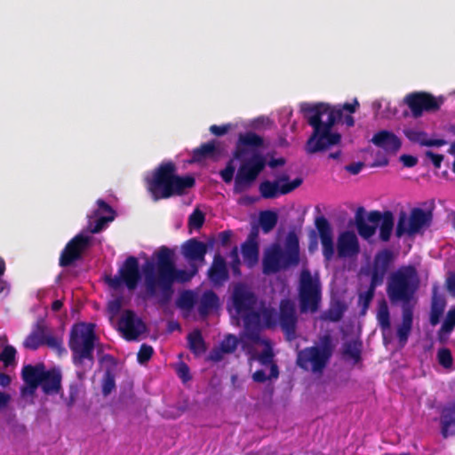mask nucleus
I'll use <instances>...</instances> for the list:
<instances>
[{
	"label": "nucleus",
	"mask_w": 455,
	"mask_h": 455,
	"mask_svg": "<svg viewBox=\"0 0 455 455\" xmlns=\"http://www.w3.org/2000/svg\"><path fill=\"white\" fill-rule=\"evenodd\" d=\"M405 136L412 142L419 143L427 147H441L447 144V141L443 139H433L428 135L415 128L406 129L404 131Z\"/></svg>",
	"instance_id": "23"
},
{
	"label": "nucleus",
	"mask_w": 455,
	"mask_h": 455,
	"mask_svg": "<svg viewBox=\"0 0 455 455\" xmlns=\"http://www.w3.org/2000/svg\"><path fill=\"white\" fill-rule=\"evenodd\" d=\"M238 344V340L235 336L228 335L221 342L220 347L213 349L210 354V359L212 361H220L223 357V354L233 352Z\"/></svg>",
	"instance_id": "27"
},
{
	"label": "nucleus",
	"mask_w": 455,
	"mask_h": 455,
	"mask_svg": "<svg viewBox=\"0 0 455 455\" xmlns=\"http://www.w3.org/2000/svg\"><path fill=\"white\" fill-rule=\"evenodd\" d=\"M147 188L152 198L156 201L180 195L193 187L192 177H180L175 174V166L172 163H164L146 178Z\"/></svg>",
	"instance_id": "7"
},
{
	"label": "nucleus",
	"mask_w": 455,
	"mask_h": 455,
	"mask_svg": "<svg viewBox=\"0 0 455 455\" xmlns=\"http://www.w3.org/2000/svg\"><path fill=\"white\" fill-rule=\"evenodd\" d=\"M363 167V164L362 163H353L346 167L347 171L349 172L351 174H357L359 173Z\"/></svg>",
	"instance_id": "49"
},
{
	"label": "nucleus",
	"mask_w": 455,
	"mask_h": 455,
	"mask_svg": "<svg viewBox=\"0 0 455 455\" xmlns=\"http://www.w3.org/2000/svg\"><path fill=\"white\" fill-rule=\"evenodd\" d=\"M447 286L449 291L455 296V274L451 275L447 279Z\"/></svg>",
	"instance_id": "53"
},
{
	"label": "nucleus",
	"mask_w": 455,
	"mask_h": 455,
	"mask_svg": "<svg viewBox=\"0 0 455 455\" xmlns=\"http://www.w3.org/2000/svg\"><path fill=\"white\" fill-rule=\"evenodd\" d=\"M400 160L401 162L403 163V164L406 167H412L414 166L418 160L416 157L412 156H408V155H403L401 156L400 157Z\"/></svg>",
	"instance_id": "48"
},
{
	"label": "nucleus",
	"mask_w": 455,
	"mask_h": 455,
	"mask_svg": "<svg viewBox=\"0 0 455 455\" xmlns=\"http://www.w3.org/2000/svg\"><path fill=\"white\" fill-rule=\"evenodd\" d=\"M11 400L10 395L7 393L0 391V409L4 408L7 406Z\"/></svg>",
	"instance_id": "52"
},
{
	"label": "nucleus",
	"mask_w": 455,
	"mask_h": 455,
	"mask_svg": "<svg viewBox=\"0 0 455 455\" xmlns=\"http://www.w3.org/2000/svg\"><path fill=\"white\" fill-rule=\"evenodd\" d=\"M418 277L412 267H403L389 279L387 293L393 302L408 301L417 288Z\"/></svg>",
	"instance_id": "11"
},
{
	"label": "nucleus",
	"mask_w": 455,
	"mask_h": 455,
	"mask_svg": "<svg viewBox=\"0 0 455 455\" xmlns=\"http://www.w3.org/2000/svg\"><path fill=\"white\" fill-rule=\"evenodd\" d=\"M115 387V380L113 379V377L108 373L104 379H103V384H102V391L104 393V395H108L109 393H111V391L114 389Z\"/></svg>",
	"instance_id": "46"
},
{
	"label": "nucleus",
	"mask_w": 455,
	"mask_h": 455,
	"mask_svg": "<svg viewBox=\"0 0 455 455\" xmlns=\"http://www.w3.org/2000/svg\"><path fill=\"white\" fill-rule=\"evenodd\" d=\"M243 261L249 267L255 265L259 259V246L253 238L248 239L242 246Z\"/></svg>",
	"instance_id": "29"
},
{
	"label": "nucleus",
	"mask_w": 455,
	"mask_h": 455,
	"mask_svg": "<svg viewBox=\"0 0 455 455\" xmlns=\"http://www.w3.org/2000/svg\"><path fill=\"white\" fill-rule=\"evenodd\" d=\"M451 129H452V132H454V134H455V127H452Z\"/></svg>",
	"instance_id": "63"
},
{
	"label": "nucleus",
	"mask_w": 455,
	"mask_h": 455,
	"mask_svg": "<svg viewBox=\"0 0 455 455\" xmlns=\"http://www.w3.org/2000/svg\"><path fill=\"white\" fill-rule=\"evenodd\" d=\"M444 97H435L427 92H413L404 98L414 117H419L423 112H435L444 102Z\"/></svg>",
	"instance_id": "15"
},
{
	"label": "nucleus",
	"mask_w": 455,
	"mask_h": 455,
	"mask_svg": "<svg viewBox=\"0 0 455 455\" xmlns=\"http://www.w3.org/2000/svg\"><path fill=\"white\" fill-rule=\"evenodd\" d=\"M370 220L371 222L376 223L377 228H379L380 238L383 241H387L394 228L393 214L389 212L383 214L378 212H372L370 213Z\"/></svg>",
	"instance_id": "21"
},
{
	"label": "nucleus",
	"mask_w": 455,
	"mask_h": 455,
	"mask_svg": "<svg viewBox=\"0 0 455 455\" xmlns=\"http://www.w3.org/2000/svg\"><path fill=\"white\" fill-rule=\"evenodd\" d=\"M209 277L214 284H221L228 279L227 264L221 256H215L212 266L209 270Z\"/></svg>",
	"instance_id": "25"
},
{
	"label": "nucleus",
	"mask_w": 455,
	"mask_h": 455,
	"mask_svg": "<svg viewBox=\"0 0 455 455\" xmlns=\"http://www.w3.org/2000/svg\"><path fill=\"white\" fill-rule=\"evenodd\" d=\"M429 213L421 209H414L410 215L401 213L396 227L395 234L398 237L403 235H414L428 225Z\"/></svg>",
	"instance_id": "16"
},
{
	"label": "nucleus",
	"mask_w": 455,
	"mask_h": 455,
	"mask_svg": "<svg viewBox=\"0 0 455 455\" xmlns=\"http://www.w3.org/2000/svg\"><path fill=\"white\" fill-rule=\"evenodd\" d=\"M196 302V298L193 292L187 291L181 294L179 299L180 307L187 309H190L194 307Z\"/></svg>",
	"instance_id": "39"
},
{
	"label": "nucleus",
	"mask_w": 455,
	"mask_h": 455,
	"mask_svg": "<svg viewBox=\"0 0 455 455\" xmlns=\"http://www.w3.org/2000/svg\"><path fill=\"white\" fill-rule=\"evenodd\" d=\"M357 229L361 236L370 238L376 232V223L371 221L369 214L366 220H360L357 221Z\"/></svg>",
	"instance_id": "36"
},
{
	"label": "nucleus",
	"mask_w": 455,
	"mask_h": 455,
	"mask_svg": "<svg viewBox=\"0 0 455 455\" xmlns=\"http://www.w3.org/2000/svg\"><path fill=\"white\" fill-rule=\"evenodd\" d=\"M449 153L454 156V162H453V164H452V171L455 173V141L453 143H451V147L449 148Z\"/></svg>",
	"instance_id": "58"
},
{
	"label": "nucleus",
	"mask_w": 455,
	"mask_h": 455,
	"mask_svg": "<svg viewBox=\"0 0 455 455\" xmlns=\"http://www.w3.org/2000/svg\"><path fill=\"white\" fill-rule=\"evenodd\" d=\"M360 347V344L356 341L347 343L344 348L345 354L353 359H358L361 351Z\"/></svg>",
	"instance_id": "41"
},
{
	"label": "nucleus",
	"mask_w": 455,
	"mask_h": 455,
	"mask_svg": "<svg viewBox=\"0 0 455 455\" xmlns=\"http://www.w3.org/2000/svg\"><path fill=\"white\" fill-rule=\"evenodd\" d=\"M94 340L95 335L92 323H80L73 327L69 346L76 365L84 363L86 366L92 365Z\"/></svg>",
	"instance_id": "10"
},
{
	"label": "nucleus",
	"mask_w": 455,
	"mask_h": 455,
	"mask_svg": "<svg viewBox=\"0 0 455 455\" xmlns=\"http://www.w3.org/2000/svg\"><path fill=\"white\" fill-rule=\"evenodd\" d=\"M22 375L26 383V387L22 389L24 396L34 395L39 386L48 395L58 393L60 388V371L57 370L46 371L43 364L24 367Z\"/></svg>",
	"instance_id": "9"
},
{
	"label": "nucleus",
	"mask_w": 455,
	"mask_h": 455,
	"mask_svg": "<svg viewBox=\"0 0 455 455\" xmlns=\"http://www.w3.org/2000/svg\"><path fill=\"white\" fill-rule=\"evenodd\" d=\"M90 237L84 234L75 236L63 250L60 262L61 266H68L77 259L82 251L89 244Z\"/></svg>",
	"instance_id": "18"
},
{
	"label": "nucleus",
	"mask_w": 455,
	"mask_h": 455,
	"mask_svg": "<svg viewBox=\"0 0 455 455\" xmlns=\"http://www.w3.org/2000/svg\"><path fill=\"white\" fill-rule=\"evenodd\" d=\"M441 424L444 437L455 435V401L443 410Z\"/></svg>",
	"instance_id": "26"
},
{
	"label": "nucleus",
	"mask_w": 455,
	"mask_h": 455,
	"mask_svg": "<svg viewBox=\"0 0 455 455\" xmlns=\"http://www.w3.org/2000/svg\"><path fill=\"white\" fill-rule=\"evenodd\" d=\"M371 141L377 147L389 153L396 152L401 147L400 140L393 132L388 131L379 132L372 137Z\"/></svg>",
	"instance_id": "22"
},
{
	"label": "nucleus",
	"mask_w": 455,
	"mask_h": 455,
	"mask_svg": "<svg viewBox=\"0 0 455 455\" xmlns=\"http://www.w3.org/2000/svg\"><path fill=\"white\" fill-rule=\"evenodd\" d=\"M182 252L189 260L203 261L206 253V246L202 242L191 239L182 246Z\"/></svg>",
	"instance_id": "24"
},
{
	"label": "nucleus",
	"mask_w": 455,
	"mask_h": 455,
	"mask_svg": "<svg viewBox=\"0 0 455 455\" xmlns=\"http://www.w3.org/2000/svg\"><path fill=\"white\" fill-rule=\"evenodd\" d=\"M316 249H317V238H316V235L315 234H313L311 236V243L308 246V250L311 252H314Z\"/></svg>",
	"instance_id": "57"
},
{
	"label": "nucleus",
	"mask_w": 455,
	"mask_h": 455,
	"mask_svg": "<svg viewBox=\"0 0 455 455\" xmlns=\"http://www.w3.org/2000/svg\"><path fill=\"white\" fill-rule=\"evenodd\" d=\"M359 106L356 99L353 102L335 106L327 103H301L300 111L313 128V132L305 146L307 153L315 154L339 145L341 135L336 128L337 124L342 122L347 127L354 126L355 119L351 114L355 113Z\"/></svg>",
	"instance_id": "3"
},
{
	"label": "nucleus",
	"mask_w": 455,
	"mask_h": 455,
	"mask_svg": "<svg viewBox=\"0 0 455 455\" xmlns=\"http://www.w3.org/2000/svg\"><path fill=\"white\" fill-rule=\"evenodd\" d=\"M341 317L339 310L331 309L329 312V318L332 321H338Z\"/></svg>",
	"instance_id": "54"
},
{
	"label": "nucleus",
	"mask_w": 455,
	"mask_h": 455,
	"mask_svg": "<svg viewBox=\"0 0 455 455\" xmlns=\"http://www.w3.org/2000/svg\"><path fill=\"white\" fill-rule=\"evenodd\" d=\"M16 350L13 347L5 345L0 354V360L5 364H10L15 358Z\"/></svg>",
	"instance_id": "40"
},
{
	"label": "nucleus",
	"mask_w": 455,
	"mask_h": 455,
	"mask_svg": "<svg viewBox=\"0 0 455 455\" xmlns=\"http://www.w3.org/2000/svg\"><path fill=\"white\" fill-rule=\"evenodd\" d=\"M387 158H383L379 161H376L374 164H373V166H384L386 164H387Z\"/></svg>",
	"instance_id": "60"
},
{
	"label": "nucleus",
	"mask_w": 455,
	"mask_h": 455,
	"mask_svg": "<svg viewBox=\"0 0 455 455\" xmlns=\"http://www.w3.org/2000/svg\"><path fill=\"white\" fill-rule=\"evenodd\" d=\"M224 155V148L218 141L208 142L199 148H196L193 154L194 162H202L204 160H218Z\"/></svg>",
	"instance_id": "20"
},
{
	"label": "nucleus",
	"mask_w": 455,
	"mask_h": 455,
	"mask_svg": "<svg viewBox=\"0 0 455 455\" xmlns=\"http://www.w3.org/2000/svg\"><path fill=\"white\" fill-rule=\"evenodd\" d=\"M5 341H6V338L4 336V337H0V343L2 345H4Z\"/></svg>",
	"instance_id": "62"
},
{
	"label": "nucleus",
	"mask_w": 455,
	"mask_h": 455,
	"mask_svg": "<svg viewBox=\"0 0 455 455\" xmlns=\"http://www.w3.org/2000/svg\"><path fill=\"white\" fill-rule=\"evenodd\" d=\"M392 260L393 253L388 250L381 251L376 255L371 276L372 286H377L382 282L383 276Z\"/></svg>",
	"instance_id": "19"
},
{
	"label": "nucleus",
	"mask_w": 455,
	"mask_h": 455,
	"mask_svg": "<svg viewBox=\"0 0 455 455\" xmlns=\"http://www.w3.org/2000/svg\"><path fill=\"white\" fill-rule=\"evenodd\" d=\"M438 360L439 363L445 368H448L451 364V355L448 349L442 348L438 352Z\"/></svg>",
	"instance_id": "43"
},
{
	"label": "nucleus",
	"mask_w": 455,
	"mask_h": 455,
	"mask_svg": "<svg viewBox=\"0 0 455 455\" xmlns=\"http://www.w3.org/2000/svg\"><path fill=\"white\" fill-rule=\"evenodd\" d=\"M321 300V289L319 280L313 276L307 269L300 275L299 302L301 311L314 312L317 309Z\"/></svg>",
	"instance_id": "13"
},
{
	"label": "nucleus",
	"mask_w": 455,
	"mask_h": 455,
	"mask_svg": "<svg viewBox=\"0 0 455 455\" xmlns=\"http://www.w3.org/2000/svg\"><path fill=\"white\" fill-rule=\"evenodd\" d=\"M204 222V215L199 210H196L189 217L188 226L190 229H198Z\"/></svg>",
	"instance_id": "38"
},
{
	"label": "nucleus",
	"mask_w": 455,
	"mask_h": 455,
	"mask_svg": "<svg viewBox=\"0 0 455 455\" xmlns=\"http://www.w3.org/2000/svg\"><path fill=\"white\" fill-rule=\"evenodd\" d=\"M386 102V100H375L373 103H372V108L373 110L375 111L376 115H379V112L382 107V104Z\"/></svg>",
	"instance_id": "56"
},
{
	"label": "nucleus",
	"mask_w": 455,
	"mask_h": 455,
	"mask_svg": "<svg viewBox=\"0 0 455 455\" xmlns=\"http://www.w3.org/2000/svg\"><path fill=\"white\" fill-rule=\"evenodd\" d=\"M44 328L41 325H37L36 328L25 339L24 347L28 349H36L39 346L44 344Z\"/></svg>",
	"instance_id": "30"
},
{
	"label": "nucleus",
	"mask_w": 455,
	"mask_h": 455,
	"mask_svg": "<svg viewBox=\"0 0 455 455\" xmlns=\"http://www.w3.org/2000/svg\"><path fill=\"white\" fill-rule=\"evenodd\" d=\"M445 307V301L442 297H438L436 294L434 295L432 302V310L430 321L433 325H435L443 315Z\"/></svg>",
	"instance_id": "32"
},
{
	"label": "nucleus",
	"mask_w": 455,
	"mask_h": 455,
	"mask_svg": "<svg viewBox=\"0 0 455 455\" xmlns=\"http://www.w3.org/2000/svg\"><path fill=\"white\" fill-rule=\"evenodd\" d=\"M229 259H230V264H231V267H232L234 274L238 275L240 260H239L237 248H234L231 251V252L229 254Z\"/></svg>",
	"instance_id": "45"
},
{
	"label": "nucleus",
	"mask_w": 455,
	"mask_h": 455,
	"mask_svg": "<svg viewBox=\"0 0 455 455\" xmlns=\"http://www.w3.org/2000/svg\"><path fill=\"white\" fill-rule=\"evenodd\" d=\"M140 279L139 264L134 257L128 258L115 276H106L114 299L108 303L111 317H117V330L127 340H137L147 332L144 321L133 311L122 310L126 295H130Z\"/></svg>",
	"instance_id": "4"
},
{
	"label": "nucleus",
	"mask_w": 455,
	"mask_h": 455,
	"mask_svg": "<svg viewBox=\"0 0 455 455\" xmlns=\"http://www.w3.org/2000/svg\"><path fill=\"white\" fill-rule=\"evenodd\" d=\"M178 374L183 379V381L188 380L189 379L188 366L183 363L180 364L178 367Z\"/></svg>",
	"instance_id": "50"
},
{
	"label": "nucleus",
	"mask_w": 455,
	"mask_h": 455,
	"mask_svg": "<svg viewBox=\"0 0 455 455\" xmlns=\"http://www.w3.org/2000/svg\"><path fill=\"white\" fill-rule=\"evenodd\" d=\"M412 324V311L408 306L403 307V322L397 330L400 343L403 346L409 337Z\"/></svg>",
	"instance_id": "28"
},
{
	"label": "nucleus",
	"mask_w": 455,
	"mask_h": 455,
	"mask_svg": "<svg viewBox=\"0 0 455 455\" xmlns=\"http://www.w3.org/2000/svg\"><path fill=\"white\" fill-rule=\"evenodd\" d=\"M332 352L331 341L324 337L316 346L305 348L298 354V364L312 372H321L325 367Z\"/></svg>",
	"instance_id": "12"
},
{
	"label": "nucleus",
	"mask_w": 455,
	"mask_h": 455,
	"mask_svg": "<svg viewBox=\"0 0 455 455\" xmlns=\"http://www.w3.org/2000/svg\"><path fill=\"white\" fill-rule=\"evenodd\" d=\"M191 268H176L173 251L161 247L154 252L152 259H147L142 267L147 292L151 296H168L173 283L189 281L196 275V265L191 264Z\"/></svg>",
	"instance_id": "5"
},
{
	"label": "nucleus",
	"mask_w": 455,
	"mask_h": 455,
	"mask_svg": "<svg viewBox=\"0 0 455 455\" xmlns=\"http://www.w3.org/2000/svg\"><path fill=\"white\" fill-rule=\"evenodd\" d=\"M322 244V252L326 264L335 259L354 260L360 251V245L357 235L353 231L341 232L337 239L335 249L333 234L328 221L319 218L315 221Z\"/></svg>",
	"instance_id": "6"
},
{
	"label": "nucleus",
	"mask_w": 455,
	"mask_h": 455,
	"mask_svg": "<svg viewBox=\"0 0 455 455\" xmlns=\"http://www.w3.org/2000/svg\"><path fill=\"white\" fill-rule=\"evenodd\" d=\"M371 289L368 291L365 294L360 295V300H363L364 304L366 305L372 298L373 296V290L376 286H372V283L371 284Z\"/></svg>",
	"instance_id": "51"
},
{
	"label": "nucleus",
	"mask_w": 455,
	"mask_h": 455,
	"mask_svg": "<svg viewBox=\"0 0 455 455\" xmlns=\"http://www.w3.org/2000/svg\"><path fill=\"white\" fill-rule=\"evenodd\" d=\"M10 383L11 378L4 373H0V386L7 387Z\"/></svg>",
	"instance_id": "55"
},
{
	"label": "nucleus",
	"mask_w": 455,
	"mask_h": 455,
	"mask_svg": "<svg viewBox=\"0 0 455 455\" xmlns=\"http://www.w3.org/2000/svg\"><path fill=\"white\" fill-rule=\"evenodd\" d=\"M88 228L92 233H98L102 230L108 223L114 220L115 213L104 201L99 200L97 202V209L93 213L88 215Z\"/></svg>",
	"instance_id": "17"
},
{
	"label": "nucleus",
	"mask_w": 455,
	"mask_h": 455,
	"mask_svg": "<svg viewBox=\"0 0 455 455\" xmlns=\"http://www.w3.org/2000/svg\"><path fill=\"white\" fill-rule=\"evenodd\" d=\"M62 307V302L60 300H56L52 303V310L59 311Z\"/></svg>",
	"instance_id": "59"
},
{
	"label": "nucleus",
	"mask_w": 455,
	"mask_h": 455,
	"mask_svg": "<svg viewBox=\"0 0 455 455\" xmlns=\"http://www.w3.org/2000/svg\"><path fill=\"white\" fill-rule=\"evenodd\" d=\"M455 327V308L451 309L442 325L439 332V338L442 341L447 339L450 332Z\"/></svg>",
	"instance_id": "35"
},
{
	"label": "nucleus",
	"mask_w": 455,
	"mask_h": 455,
	"mask_svg": "<svg viewBox=\"0 0 455 455\" xmlns=\"http://www.w3.org/2000/svg\"><path fill=\"white\" fill-rule=\"evenodd\" d=\"M218 299L212 291L204 292L199 300L198 310L202 315H206L211 310L217 307Z\"/></svg>",
	"instance_id": "31"
},
{
	"label": "nucleus",
	"mask_w": 455,
	"mask_h": 455,
	"mask_svg": "<svg viewBox=\"0 0 455 455\" xmlns=\"http://www.w3.org/2000/svg\"><path fill=\"white\" fill-rule=\"evenodd\" d=\"M277 222V216L270 211L262 212L259 215V223L265 233H268L274 228Z\"/></svg>",
	"instance_id": "34"
},
{
	"label": "nucleus",
	"mask_w": 455,
	"mask_h": 455,
	"mask_svg": "<svg viewBox=\"0 0 455 455\" xmlns=\"http://www.w3.org/2000/svg\"><path fill=\"white\" fill-rule=\"evenodd\" d=\"M426 156L433 163L435 168H440L441 164L443 160V155L435 154L432 151H427Z\"/></svg>",
	"instance_id": "47"
},
{
	"label": "nucleus",
	"mask_w": 455,
	"mask_h": 455,
	"mask_svg": "<svg viewBox=\"0 0 455 455\" xmlns=\"http://www.w3.org/2000/svg\"><path fill=\"white\" fill-rule=\"evenodd\" d=\"M274 180H264L260 183L259 190L264 198H275L286 195L300 186L302 180L295 178L291 180L288 172H275Z\"/></svg>",
	"instance_id": "14"
},
{
	"label": "nucleus",
	"mask_w": 455,
	"mask_h": 455,
	"mask_svg": "<svg viewBox=\"0 0 455 455\" xmlns=\"http://www.w3.org/2000/svg\"><path fill=\"white\" fill-rule=\"evenodd\" d=\"M299 255V238L294 232H290L285 238L283 248L280 244L275 243L265 251L264 273H275L280 269L297 265Z\"/></svg>",
	"instance_id": "8"
},
{
	"label": "nucleus",
	"mask_w": 455,
	"mask_h": 455,
	"mask_svg": "<svg viewBox=\"0 0 455 455\" xmlns=\"http://www.w3.org/2000/svg\"><path fill=\"white\" fill-rule=\"evenodd\" d=\"M230 312L243 321L244 331L241 337V343L251 359L258 360L264 369L253 373L252 379L256 382L276 379L278 370L272 363L273 352L269 341L263 337L259 331L262 327H270L277 323L290 334L294 330L296 322L295 305L292 301L285 299L281 302L280 314L269 307H258L254 295L243 285L235 286L233 294V305Z\"/></svg>",
	"instance_id": "1"
},
{
	"label": "nucleus",
	"mask_w": 455,
	"mask_h": 455,
	"mask_svg": "<svg viewBox=\"0 0 455 455\" xmlns=\"http://www.w3.org/2000/svg\"><path fill=\"white\" fill-rule=\"evenodd\" d=\"M339 155H340V152L339 151H337L335 153H331L329 155V157L330 158H332V159H338L339 157Z\"/></svg>",
	"instance_id": "61"
},
{
	"label": "nucleus",
	"mask_w": 455,
	"mask_h": 455,
	"mask_svg": "<svg viewBox=\"0 0 455 455\" xmlns=\"http://www.w3.org/2000/svg\"><path fill=\"white\" fill-rule=\"evenodd\" d=\"M188 344L190 349L196 354L200 355L204 352L205 347L199 331H192L188 337Z\"/></svg>",
	"instance_id": "33"
},
{
	"label": "nucleus",
	"mask_w": 455,
	"mask_h": 455,
	"mask_svg": "<svg viewBox=\"0 0 455 455\" xmlns=\"http://www.w3.org/2000/svg\"><path fill=\"white\" fill-rule=\"evenodd\" d=\"M264 122L265 118L259 117L223 125L213 124L210 127V132L216 136H222L235 129L247 130V132L238 133L232 157L226 167L220 171V176L226 183H230L235 178L234 193L235 194L248 190L267 164L271 168L284 164L285 161L283 157L272 158L267 162L262 154V149L266 148L265 140L250 131L258 129Z\"/></svg>",
	"instance_id": "2"
},
{
	"label": "nucleus",
	"mask_w": 455,
	"mask_h": 455,
	"mask_svg": "<svg viewBox=\"0 0 455 455\" xmlns=\"http://www.w3.org/2000/svg\"><path fill=\"white\" fill-rule=\"evenodd\" d=\"M452 94H453V95H455V92H452Z\"/></svg>",
	"instance_id": "64"
},
{
	"label": "nucleus",
	"mask_w": 455,
	"mask_h": 455,
	"mask_svg": "<svg viewBox=\"0 0 455 455\" xmlns=\"http://www.w3.org/2000/svg\"><path fill=\"white\" fill-rule=\"evenodd\" d=\"M378 321L382 327L383 330L389 329L390 322H389V312L388 307L385 302H382L378 309Z\"/></svg>",
	"instance_id": "37"
},
{
	"label": "nucleus",
	"mask_w": 455,
	"mask_h": 455,
	"mask_svg": "<svg viewBox=\"0 0 455 455\" xmlns=\"http://www.w3.org/2000/svg\"><path fill=\"white\" fill-rule=\"evenodd\" d=\"M153 348L146 344H143L138 353V360L140 363H146L152 355Z\"/></svg>",
	"instance_id": "42"
},
{
	"label": "nucleus",
	"mask_w": 455,
	"mask_h": 455,
	"mask_svg": "<svg viewBox=\"0 0 455 455\" xmlns=\"http://www.w3.org/2000/svg\"><path fill=\"white\" fill-rule=\"evenodd\" d=\"M44 344H46L50 347L57 350H60L61 348V339L56 336L47 333L46 331Z\"/></svg>",
	"instance_id": "44"
}]
</instances>
